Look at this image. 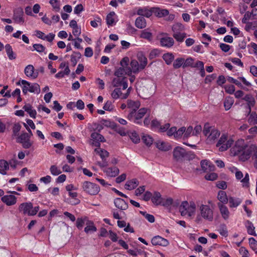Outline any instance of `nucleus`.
Instances as JSON below:
<instances>
[{
  "label": "nucleus",
  "instance_id": "1",
  "mask_svg": "<svg viewBox=\"0 0 257 257\" xmlns=\"http://www.w3.org/2000/svg\"><path fill=\"white\" fill-rule=\"evenodd\" d=\"M253 149H254V147L247 146L243 141L239 140L231 149L230 152L233 156H239L240 159L244 161L249 158Z\"/></svg>",
  "mask_w": 257,
  "mask_h": 257
},
{
  "label": "nucleus",
  "instance_id": "2",
  "mask_svg": "<svg viewBox=\"0 0 257 257\" xmlns=\"http://www.w3.org/2000/svg\"><path fill=\"white\" fill-rule=\"evenodd\" d=\"M202 133L205 138L206 143L209 145L216 143L221 134L218 128L208 123L204 125Z\"/></svg>",
  "mask_w": 257,
  "mask_h": 257
},
{
  "label": "nucleus",
  "instance_id": "3",
  "mask_svg": "<svg viewBox=\"0 0 257 257\" xmlns=\"http://www.w3.org/2000/svg\"><path fill=\"white\" fill-rule=\"evenodd\" d=\"M149 112V109L143 107L137 110L130 111L127 118L129 120L136 124H142L143 117Z\"/></svg>",
  "mask_w": 257,
  "mask_h": 257
},
{
  "label": "nucleus",
  "instance_id": "4",
  "mask_svg": "<svg viewBox=\"0 0 257 257\" xmlns=\"http://www.w3.org/2000/svg\"><path fill=\"white\" fill-rule=\"evenodd\" d=\"M234 141L228 137L226 133L220 134V137L216 143V146L220 152H224L229 149L233 144Z\"/></svg>",
  "mask_w": 257,
  "mask_h": 257
},
{
  "label": "nucleus",
  "instance_id": "5",
  "mask_svg": "<svg viewBox=\"0 0 257 257\" xmlns=\"http://www.w3.org/2000/svg\"><path fill=\"white\" fill-rule=\"evenodd\" d=\"M65 189L68 196L66 199L67 203L73 205L78 204L80 201L78 198V193L76 192L77 187L73 184H69L65 187Z\"/></svg>",
  "mask_w": 257,
  "mask_h": 257
},
{
  "label": "nucleus",
  "instance_id": "6",
  "mask_svg": "<svg viewBox=\"0 0 257 257\" xmlns=\"http://www.w3.org/2000/svg\"><path fill=\"white\" fill-rule=\"evenodd\" d=\"M179 209L182 216L191 217L195 213L196 205L193 202L183 201Z\"/></svg>",
  "mask_w": 257,
  "mask_h": 257
},
{
  "label": "nucleus",
  "instance_id": "7",
  "mask_svg": "<svg viewBox=\"0 0 257 257\" xmlns=\"http://www.w3.org/2000/svg\"><path fill=\"white\" fill-rule=\"evenodd\" d=\"M185 29V26L180 23H177L172 26V35L177 41L179 42H183L187 35L185 32H183Z\"/></svg>",
  "mask_w": 257,
  "mask_h": 257
},
{
  "label": "nucleus",
  "instance_id": "8",
  "mask_svg": "<svg viewBox=\"0 0 257 257\" xmlns=\"http://www.w3.org/2000/svg\"><path fill=\"white\" fill-rule=\"evenodd\" d=\"M20 83L22 85V91L24 94H27L28 92L36 94L40 92V87L38 83H31L26 80H22L17 84H19Z\"/></svg>",
  "mask_w": 257,
  "mask_h": 257
},
{
  "label": "nucleus",
  "instance_id": "9",
  "mask_svg": "<svg viewBox=\"0 0 257 257\" xmlns=\"http://www.w3.org/2000/svg\"><path fill=\"white\" fill-rule=\"evenodd\" d=\"M83 190L86 193L95 195L99 192V187L96 184L89 181H85L82 184Z\"/></svg>",
  "mask_w": 257,
  "mask_h": 257
},
{
  "label": "nucleus",
  "instance_id": "10",
  "mask_svg": "<svg viewBox=\"0 0 257 257\" xmlns=\"http://www.w3.org/2000/svg\"><path fill=\"white\" fill-rule=\"evenodd\" d=\"M199 209L201 217L208 221H212L213 212L209 206L202 204L199 206Z\"/></svg>",
  "mask_w": 257,
  "mask_h": 257
},
{
  "label": "nucleus",
  "instance_id": "11",
  "mask_svg": "<svg viewBox=\"0 0 257 257\" xmlns=\"http://www.w3.org/2000/svg\"><path fill=\"white\" fill-rule=\"evenodd\" d=\"M17 142L20 143L25 149H29L33 145L30 136L27 133H23L17 138Z\"/></svg>",
  "mask_w": 257,
  "mask_h": 257
},
{
  "label": "nucleus",
  "instance_id": "12",
  "mask_svg": "<svg viewBox=\"0 0 257 257\" xmlns=\"http://www.w3.org/2000/svg\"><path fill=\"white\" fill-rule=\"evenodd\" d=\"M144 68L141 67L138 60L133 59L130 62V66L126 65V75H131L132 73L137 74Z\"/></svg>",
  "mask_w": 257,
  "mask_h": 257
},
{
  "label": "nucleus",
  "instance_id": "13",
  "mask_svg": "<svg viewBox=\"0 0 257 257\" xmlns=\"http://www.w3.org/2000/svg\"><path fill=\"white\" fill-rule=\"evenodd\" d=\"M129 61L128 58L124 57L120 61L121 67L117 69L114 72V75L116 77L123 78L124 75H126V65Z\"/></svg>",
  "mask_w": 257,
  "mask_h": 257
},
{
  "label": "nucleus",
  "instance_id": "14",
  "mask_svg": "<svg viewBox=\"0 0 257 257\" xmlns=\"http://www.w3.org/2000/svg\"><path fill=\"white\" fill-rule=\"evenodd\" d=\"M94 152L96 154L98 155L100 157L102 160V162H98V165L101 168L106 167L107 163L105 161V159L108 157L109 153L107 151L102 149L100 148H97L95 149Z\"/></svg>",
  "mask_w": 257,
  "mask_h": 257
},
{
  "label": "nucleus",
  "instance_id": "15",
  "mask_svg": "<svg viewBox=\"0 0 257 257\" xmlns=\"http://www.w3.org/2000/svg\"><path fill=\"white\" fill-rule=\"evenodd\" d=\"M131 90V87H129L127 90L126 92L123 93L121 92L120 88H115L113 90L111 94V96L112 98L114 99H117L118 98L120 99H126L129 95L130 93V91Z\"/></svg>",
  "mask_w": 257,
  "mask_h": 257
},
{
  "label": "nucleus",
  "instance_id": "16",
  "mask_svg": "<svg viewBox=\"0 0 257 257\" xmlns=\"http://www.w3.org/2000/svg\"><path fill=\"white\" fill-rule=\"evenodd\" d=\"M32 203L30 202H24L20 204L19 210L24 215L32 216Z\"/></svg>",
  "mask_w": 257,
  "mask_h": 257
},
{
  "label": "nucleus",
  "instance_id": "17",
  "mask_svg": "<svg viewBox=\"0 0 257 257\" xmlns=\"http://www.w3.org/2000/svg\"><path fill=\"white\" fill-rule=\"evenodd\" d=\"M151 243L153 245H160L162 246H167L169 244V242L167 239L159 235L153 237L152 238Z\"/></svg>",
  "mask_w": 257,
  "mask_h": 257
},
{
  "label": "nucleus",
  "instance_id": "18",
  "mask_svg": "<svg viewBox=\"0 0 257 257\" xmlns=\"http://www.w3.org/2000/svg\"><path fill=\"white\" fill-rule=\"evenodd\" d=\"M24 72L27 77L31 79H36L38 76V71H35V68L32 65H27L25 68Z\"/></svg>",
  "mask_w": 257,
  "mask_h": 257
},
{
  "label": "nucleus",
  "instance_id": "19",
  "mask_svg": "<svg viewBox=\"0 0 257 257\" xmlns=\"http://www.w3.org/2000/svg\"><path fill=\"white\" fill-rule=\"evenodd\" d=\"M23 10L22 8H19L14 11L13 19L18 24H21L24 22L23 18Z\"/></svg>",
  "mask_w": 257,
  "mask_h": 257
},
{
  "label": "nucleus",
  "instance_id": "20",
  "mask_svg": "<svg viewBox=\"0 0 257 257\" xmlns=\"http://www.w3.org/2000/svg\"><path fill=\"white\" fill-rule=\"evenodd\" d=\"M1 200L8 206H12L16 204L17 198L15 196L10 194L4 195Z\"/></svg>",
  "mask_w": 257,
  "mask_h": 257
},
{
  "label": "nucleus",
  "instance_id": "21",
  "mask_svg": "<svg viewBox=\"0 0 257 257\" xmlns=\"http://www.w3.org/2000/svg\"><path fill=\"white\" fill-rule=\"evenodd\" d=\"M217 206L219 208L221 217L224 220L228 219L230 216V212L225 204H223L221 203H217Z\"/></svg>",
  "mask_w": 257,
  "mask_h": 257
},
{
  "label": "nucleus",
  "instance_id": "22",
  "mask_svg": "<svg viewBox=\"0 0 257 257\" xmlns=\"http://www.w3.org/2000/svg\"><path fill=\"white\" fill-rule=\"evenodd\" d=\"M102 171L105 175L109 177H114L116 176L119 172V169L116 167L101 168Z\"/></svg>",
  "mask_w": 257,
  "mask_h": 257
},
{
  "label": "nucleus",
  "instance_id": "23",
  "mask_svg": "<svg viewBox=\"0 0 257 257\" xmlns=\"http://www.w3.org/2000/svg\"><path fill=\"white\" fill-rule=\"evenodd\" d=\"M234 169L236 170L235 172V177L237 180H241V182L243 184V186H248V182H249V175L247 173H246L245 176L243 178V174L242 173L238 171L236 168H234Z\"/></svg>",
  "mask_w": 257,
  "mask_h": 257
},
{
  "label": "nucleus",
  "instance_id": "24",
  "mask_svg": "<svg viewBox=\"0 0 257 257\" xmlns=\"http://www.w3.org/2000/svg\"><path fill=\"white\" fill-rule=\"evenodd\" d=\"M186 155L184 149L180 147H176L173 151V157L176 160H179L183 158Z\"/></svg>",
  "mask_w": 257,
  "mask_h": 257
},
{
  "label": "nucleus",
  "instance_id": "25",
  "mask_svg": "<svg viewBox=\"0 0 257 257\" xmlns=\"http://www.w3.org/2000/svg\"><path fill=\"white\" fill-rule=\"evenodd\" d=\"M156 147L162 151H168L171 149V146L168 143L159 140L155 143Z\"/></svg>",
  "mask_w": 257,
  "mask_h": 257
},
{
  "label": "nucleus",
  "instance_id": "26",
  "mask_svg": "<svg viewBox=\"0 0 257 257\" xmlns=\"http://www.w3.org/2000/svg\"><path fill=\"white\" fill-rule=\"evenodd\" d=\"M114 203L116 207L121 210H125L128 208L127 203L123 199L119 198L115 199Z\"/></svg>",
  "mask_w": 257,
  "mask_h": 257
},
{
  "label": "nucleus",
  "instance_id": "27",
  "mask_svg": "<svg viewBox=\"0 0 257 257\" xmlns=\"http://www.w3.org/2000/svg\"><path fill=\"white\" fill-rule=\"evenodd\" d=\"M160 44L163 47L170 48L173 46L174 41L171 37H165L160 39Z\"/></svg>",
  "mask_w": 257,
  "mask_h": 257
},
{
  "label": "nucleus",
  "instance_id": "28",
  "mask_svg": "<svg viewBox=\"0 0 257 257\" xmlns=\"http://www.w3.org/2000/svg\"><path fill=\"white\" fill-rule=\"evenodd\" d=\"M137 13L138 15L149 18L152 15L153 9L149 10L146 7L139 8L137 10Z\"/></svg>",
  "mask_w": 257,
  "mask_h": 257
},
{
  "label": "nucleus",
  "instance_id": "29",
  "mask_svg": "<svg viewBox=\"0 0 257 257\" xmlns=\"http://www.w3.org/2000/svg\"><path fill=\"white\" fill-rule=\"evenodd\" d=\"M141 103L139 101L128 99L127 101V107L130 111L137 110L140 107Z\"/></svg>",
  "mask_w": 257,
  "mask_h": 257
},
{
  "label": "nucleus",
  "instance_id": "30",
  "mask_svg": "<svg viewBox=\"0 0 257 257\" xmlns=\"http://www.w3.org/2000/svg\"><path fill=\"white\" fill-rule=\"evenodd\" d=\"M116 16L114 12L109 13L106 16V24L108 27L114 25L116 22Z\"/></svg>",
  "mask_w": 257,
  "mask_h": 257
},
{
  "label": "nucleus",
  "instance_id": "31",
  "mask_svg": "<svg viewBox=\"0 0 257 257\" xmlns=\"http://www.w3.org/2000/svg\"><path fill=\"white\" fill-rule=\"evenodd\" d=\"M217 198L219 201L218 203H222L223 204H226L228 201V198L227 197L226 192L223 190H220L218 191Z\"/></svg>",
  "mask_w": 257,
  "mask_h": 257
},
{
  "label": "nucleus",
  "instance_id": "32",
  "mask_svg": "<svg viewBox=\"0 0 257 257\" xmlns=\"http://www.w3.org/2000/svg\"><path fill=\"white\" fill-rule=\"evenodd\" d=\"M201 166L202 169L206 172L211 171L213 170L214 168V166L211 164L209 161L206 160L201 162Z\"/></svg>",
  "mask_w": 257,
  "mask_h": 257
},
{
  "label": "nucleus",
  "instance_id": "33",
  "mask_svg": "<svg viewBox=\"0 0 257 257\" xmlns=\"http://www.w3.org/2000/svg\"><path fill=\"white\" fill-rule=\"evenodd\" d=\"M229 206L230 208H236L242 202V200L239 198L229 197L228 198Z\"/></svg>",
  "mask_w": 257,
  "mask_h": 257
},
{
  "label": "nucleus",
  "instance_id": "34",
  "mask_svg": "<svg viewBox=\"0 0 257 257\" xmlns=\"http://www.w3.org/2000/svg\"><path fill=\"white\" fill-rule=\"evenodd\" d=\"M139 185V181L136 179H134L130 181H127L125 185V189L131 190L136 188Z\"/></svg>",
  "mask_w": 257,
  "mask_h": 257
},
{
  "label": "nucleus",
  "instance_id": "35",
  "mask_svg": "<svg viewBox=\"0 0 257 257\" xmlns=\"http://www.w3.org/2000/svg\"><path fill=\"white\" fill-rule=\"evenodd\" d=\"M163 197L159 192H155L152 197V201L156 205H161L162 202Z\"/></svg>",
  "mask_w": 257,
  "mask_h": 257
},
{
  "label": "nucleus",
  "instance_id": "36",
  "mask_svg": "<svg viewBox=\"0 0 257 257\" xmlns=\"http://www.w3.org/2000/svg\"><path fill=\"white\" fill-rule=\"evenodd\" d=\"M137 59L141 67L145 68L148 64L146 57L142 53H140L137 55Z\"/></svg>",
  "mask_w": 257,
  "mask_h": 257
},
{
  "label": "nucleus",
  "instance_id": "37",
  "mask_svg": "<svg viewBox=\"0 0 257 257\" xmlns=\"http://www.w3.org/2000/svg\"><path fill=\"white\" fill-rule=\"evenodd\" d=\"M135 26L139 29H144L146 27V21L143 17H139L135 21Z\"/></svg>",
  "mask_w": 257,
  "mask_h": 257
},
{
  "label": "nucleus",
  "instance_id": "38",
  "mask_svg": "<svg viewBox=\"0 0 257 257\" xmlns=\"http://www.w3.org/2000/svg\"><path fill=\"white\" fill-rule=\"evenodd\" d=\"M25 111H27L30 116L32 118H35L37 112L35 109H33L30 104H26L23 108Z\"/></svg>",
  "mask_w": 257,
  "mask_h": 257
},
{
  "label": "nucleus",
  "instance_id": "39",
  "mask_svg": "<svg viewBox=\"0 0 257 257\" xmlns=\"http://www.w3.org/2000/svg\"><path fill=\"white\" fill-rule=\"evenodd\" d=\"M148 88H149V90L147 92H146V87H144L143 88V91L144 92V98H148L150 97L152 94L154 93V84L152 82L151 83V84H149L148 85Z\"/></svg>",
  "mask_w": 257,
  "mask_h": 257
},
{
  "label": "nucleus",
  "instance_id": "40",
  "mask_svg": "<svg viewBox=\"0 0 257 257\" xmlns=\"http://www.w3.org/2000/svg\"><path fill=\"white\" fill-rule=\"evenodd\" d=\"M153 13L158 17H163L168 15L169 11L167 10H161L159 8H153Z\"/></svg>",
  "mask_w": 257,
  "mask_h": 257
},
{
  "label": "nucleus",
  "instance_id": "41",
  "mask_svg": "<svg viewBox=\"0 0 257 257\" xmlns=\"http://www.w3.org/2000/svg\"><path fill=\"white\" fill-rule=\"evenodd\" d=\"M61 168L62 169L56 165H52L50 168V171L52 175L54 176H57L61 174L62 171H64V166H62Z\"/></svg>",
  "mask_w": 257,
  "mask_h": 257
},
{
  "label": "nucleus",
  "instance_id": "42",
  "mask_svg": "<svg viewBox=\"0 0 257 257\" xmlns=\"http://www.w3.org/2000/svg\"><path fill=\"white\" fill-rule=\"evenodd\" d=\"M5 49L9 59L14 60L16 59V55L13 52L12 46L10 44H8L5 46Z\"/></svg>",
  "mask_w": 257,
  "mask_h": 257
},
{
  "label": "nucleus",
  "instance_id": "43",
  "mask_svg": "<svg viewBox=\"0 0 257 257\" xmlns=\"http://www.w3.org/2000/svg\"><path fill=\"white\" fill-rule=\"evenodd\" d=\"M243 99L247 102L248 106L250 110L251 107H253L255 104V101L254 98L250 94H247L243 98Z\"/></svg>",
  "mask_w": 257,
  "mask_h": 257
},
{
  "label": "nucleus",
  "instance_id": "44",
  "mask_svg": "<svg viewBox=\"0 0 257 257\" xmlns=\"http://www.w3.org/2000/svg\"><path fill=\"white\" fill-rule=\"evenodd\" d=\"M245 225L247 229V232L249 234L254 236L256 235L255 231L254 230L255 228L253 226V225L252 223V222L248 220L246 221Z\"/></svg>",
  "mask_w": 257,
  "mask_h": 257
},
{
  "label": "nucleus",
  "instance_id": "45",
  "mask_svg": "<svg viewBox=\"0 0 257 257\" xmlns=\"http://www.w3.org/2000/svg\"><path fill=\"white\" fill-rule=\"evenodd\" d=\"M9 169V164L8 162L4 160H0V173L5 175L6 174V171Z\"/></svg>",
  "mask_w": 257,
  "mask_h": 257
},
{
  "label": "nucleus",
  "instance_id": "46",
  "mask_svg": "<svg viewBox=\"0 0 257 257\" xmlns=\"http://www.w3.org/2000/svg\"><path fill=\"white\" fill-rule=\"evenodd\" d=\"M163 58L167 65H170L174 59V56L172 53H167L163 55Z\"/></svg>",
  "mask_w": 257,
  "mask_h": 257
},
{
  "label": "nucleus",
  "instance_id": "47",
  "mask_svg": "<svg viewBox=\"0 0 257 257\" xmlns=\"http://www.w3.org/2000/svg\"><path fill=\"white\" fill-rule=\"evenodd\" d=\"M234 100L232 97L226 98L224 102V106L226 110H229L233 104Z\"/></svg>",
  "mask_w": 257,
  "mask_h": 257
},
{
  "label": "nucleus",
  "instance_id": "48",
  "mask_svg": "<svg viewBox=\"0 0 257 257\" xmlns=\"http://www.w3.org/2000/svg\"><path fill=\"white\" fill-rule=\"evenodd\" d=\"M34 50H36L39 53L44 52L45 54L47 53L46 48L40 44H35L33 45ZM33 51V50H32Z\"/></svg>",
  "mask_w": 257,
  "mask_h": 257
},
{
  "label": "nucleus",
  "instance_id": "49",
  "mask_svg": "<svg viewBox=\"0 0 257 257\" xmlns=\"http://www.w3.org/2000/svg\"><path fill=\"white\" fill-rule=\"evenodd\" d=\"M173 67L175 69H178L181 66L183 67L184 65V59L182 58H177L173 63Z\"/></svg>",
  "mask_w": 257,
  "mask_h": 257
},
{
  "label": "nucleus",
  "instance_id": "50",
  "mask_svg": "<svg viewBox=\"0 0 257 257\" xmlns=\"http://www.w3.org/2000/svg\"><path fill=\"white\" fill-rule=\"evenodd\" d=\"M141 38L151 40L152 39V34L148 31V30H144L141 33Z\"/></svg>",
  "mask_w": 257,
  "mask_h": 257
},
{
  "label": "nucleus",
  "instance_id": "51",
  "mask_svg": "<svg viewBox=\"0 0 257 257\" xmlns=\"http://www.w3.org/2000/svg\"><path fill=\"white\" fill-rule=\"evenodd\" d=\"M173 202V200L171 197L168 198H163L162 202L161 205L164 207H169L170 206Z\"/></svg>",
  "mask_w": 257,
  "mask_h": 257
},
{
  "label": "nucleus",
  "instance_id": "52",
  "mask_svg": "<svg viewBox=\"0 0 257 257\" xmlns=\"http://www.w3.org/2000/svg\"><path fill=\"white\" fill-rule=\"evenodd\" d=\"M91 137L93 140L103 142L105 141L104 137L100 134L97 133H93L91 134Z\"/></svg>",
  "mask_w": 257,
  "mask_h": 257
},
{
  "label": "nucleus",
  "instance_id": "53",
  "mask_svg": "<svg viewBox=\"0 0 257 257\" xmlns=\"http://www.w3.org/2000/svg\"><path fill=\"white\" fill-rule=\"evenodd\" d=\"M86 225V227L84 228V231L86 233H88L90 231H95L96 230V228L93 225V222L88 221Z\"/></svg>",
  "mask_w": 257,
  "mask_h": 257
},
{
  "label": "nucleus",
  "instance_id": "54",
  "mask_svg": "<svg viewBox=\"0 0 257 257\" xmlns=\"http://www.w3.org/2000/svg\"><path fill=\"white\" fill-rule=\"evenodd\" d=\"M129 137L131 139V140L134 143H138L140 142V137L138 135V134L135 132H131L129 134Z\"/></svg>",
  "mask_w": 257,
  "mask_h": 257
},
{
  "label": "nucleus",
  "instance_id": "55",
  "mask_svg": "<svg viewBox=\"0 0 257 257\" xmlns=\"http://www.w3.org/2000/svg\"><path fill=\"white\" fill-rule=\"evenodd\" d=\"M142 140L146 145L150 146L153 142V138L149 135H144L142 138Z\"/></svg>",
  "mask_w": 257,
  "mask_h": 257
},
{
  "label": "nucleus",
  "instance_id": "56",
  "mask_svg": "<svg viewBox=\"0 0 257 257\" xmlns=\"http://www.w3.org/2000/svg\"><path fill=\"white\" fill-rule=\"evenodd\" d=\"M186 130L185 127H181L178 130H177V128L176 129V132L175 134L174 138L176 139H179L181 138L183 135H184V133Z\"/></svg>",
  "mask_w": 257,
  "mask_h": 257
},
{
  "label": "nucleus",
  "instance_id": "57",
  "mask_svg": "<svg viewBox=\"0 0 257 257\" xmlns=\"http://www.w3.org/2000/svg\"><path fill=\"white\" fill-rule=\"evenodd\" d=\"M249 20H253V16L252 15V11H247L245 13L244 17L242 20V22L243 23H246L247 22H248Z\"/></svg>",
  "mask_w": 257,
  "mask_h": 257
},
{
  "label": "nucleus",
  "instance_id": "58",
  "mask_svg": "<svg viewBox=\"0 0 257 257\" xmlns=\"http://www.w3.org/2000/svg\"><path fill=\"white\" fill-rule=\"evenodd\" d=\"M248 122L249 123L257 124V113L252 112L249 116Z\"/></svg>",
  "mask_w": 257,
  "mask_h": 257
},
{
  "label": "nucleus",
  "instance_id": "59",
  "mask_svg": "<svg viewBox=\"0 0 257 257\" xmlns=\"http://www.w3.org/2000/svg\"><path fill=\"white\" fill-rule=\"evenodd\" d=\"M123 80V78L119 77L114 78L112 81V85L113 86V87H118L121 84L122 80Z\"/></svg>",
  "mask_w": 257,
  "mask_h": 257
},
{
  "label": "nucleus",
  "instance_id": "60",
  "mask_svg": "<svg viewBox=\"0 0 257 257\" xmlns=\"http://www.w3.org/2000/svg\"><path fill=\"white\" fill-rule=\"evenodd\" d=\"M249 243L250 247L257 253V241L254 238L250 237L249 238Z\"/></svg>",
  "mask_w": 257,
  "mask_h": 257
},
{
  "label": "nucleus",
  "instance_id": "61",
  "mask_svg": "<svg viewBox=\"0 0 257 257\" xmlns=\"http://www.w3.org/2000/svg\"><path fill=\"white\" fill-rule=\"evenodd\" d=\"M140 213L145 216L149 222L153 223L155 221V217L153 215L148 214L146 212L144 211H140Z\"/></svg>",
  "mask_w": 257,
  "mask_h": 257
},
{
  "label": "nucleus",
  "instance_id": "62",
  "mask_svg": "<svg viewBox=\"0 0 257 257\" xmlns=\"http://www.w3.org/2000/svg\"><path fill=\"white\" fill-rule=\"evenodd\" d=\"M218 177V175L216 173H211L209 174H207L205 176V178L207 180L209 181H214L217 179Z\"/></svg>",
  "mask_w": 257,
  "mask_h": 257
},
{
  "label": "nucleus",
  "instance_id": "63",
  "mask_svg": "<svg viewBox=\"0 0 257 257\" xmlns=\"http://www.w3.org/2000/svg\"><path fill=\"white\" fill-rule=\"evenodd\" d=\"M225 92L228 94H232L235 92V87L233 85H226L224 86Z\"/></svg>",
  "mask_w": 257,
  "mask_h": 257
},
{
  "label": "nucleus",
  "instance_id": "64",
  "mask_svg": "<svg viewBox=\"0 0 257 257\" xmlns=\"http://www.w3.org/2000/svg\"><path fill=\"white\" fill-rule=\"evenodd\" d=\"M50 4L56 11L58 12L60 10L59 1L57 0H50Z\"/></svg>",
  "mask_w": 257,
  "mask_h": 257
}]
</instances>
